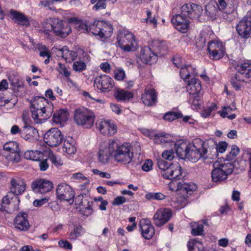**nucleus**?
<instances>
[{"instance_id": "cd10ccee", "label": "nucleus", "mask_w": 251, "mask_h": 251, "mask_svg": "<svg viewBox=\"0 0 251 251\" xmlns=\"http://www.w3.org/2000/svg\"><path fill=\"white\" fill-rule=\"evenodd\" d=\"M11 18L15 20V22L18 25L29 27L30 26V21L27 17L23 13L19 12L14 9H11L9 11Z\"/></svg>"}, {"instance_id": "ea45409f", "label": "nucleus", "mask_w": 251, "mask_h": 251, "mask_svg": "<svg viewBox=\"0 0 251 251\" xmlns=\"http://www.w3.org/2000/svg\"><path fill=\"white\" fill-rule=\"evenodd\" d=\"M209 3L205 6V13L208 17L214 19L216 18L218 10V4L217 3Z\"/></svg>"}, {"instance_id": "412c9836", "label": "nucleus", "mask_w": 251, "mask_h": 251, "mask_svg": "<svg viewBox=\"0 0 251 251\" xmlns=\"http://www.w3.org/2000/svg\"><path fill=\"white\" fill-rule=\"evenodd\" d=\"M172 216V212L169 208H160L158 209L153 216L155 225L157 226H161L167 223Z\"/></svg>"}, {"instance_id": "a18cd8bd", "label": "nucleus", "mask_w": 251, "mask_h": 251, "mask_svg": "<svg viewBox=\"0 0 251 251\" xmlns=\"http://www.w3.org/2000/svg\"><path fill=\"white\" fill-rule=\"evenodd\" d=\"M107 0H90V3L94 4L92 10L97 11L105 9L107 6Z\"/></svg>"}, {"instance_id": "f03ea898", "label": "nucleus", "mask_w": 251, "mask_h": 251, "mask_svg": "<svg viewBox=\"0 0 251 251\" xmlns=\"http://www.w3.org/2000/svg\"><path fill=\"white\" fill-rule=\"evenodd\" d=\"M181 13L176 14L171 22L174 27L182 33H186L189 27L190 21L188 18L198 19L201 15L203 8L200 5L189 2L183 4L180 8Z\"/></svg>"}, {"instance_id": "c03bdc74", "label": "nucleus", "mask_w": 251, "mask_h": 251, "mask_svg": "<svg viewBox=\"0 0 251 251\" xmlns=\"http://www.w3.org/2000/svg\"><path fill=\"white\" fill-rule=\"evenodd\" d=\"M240 151L239 147L235 145L231 146L230 151L226 154L225 162H229V161L234 160L238 155Z\"/></svg>"}, {"instance_id": "4c0bfd02", "label": "nucleus", "mask_w": 251, "mask_h": 251, "mask_svg": "<svg viewBox=\"0 0 251 251\" xmlns=\"http://www.w3.org/2000/svg\"><path fill=\"white\" fill-rule=\"evenodd\" d=\"M24 156L26 159L38 161L44 158V154L38 151H27L24 153Z\"/></svg>"}, {"instance_id": "20e7f679", "label": "nucleus", "mask_w": 251, "mask_h": 251, "mask_svg": "<svg viewBox=\"0 0 251 251\" xmlns=\"http://www.w3.org/2000/svg\"><path fill=\"white\" fill-rule=\"evenodd\" d=\"M53 109V103L44 97L36 96L30 102L31 117L36 124H42L49 119Z\"/></svg>"}, {"instance_id": "39448f33", "label": "nucleus", "mask_w": 251, "mask_h": 251, "mask_svg": "<svg viewBox=\"0 0 251 251\" xmlns=\"http://www.w3.org/2000/svg\"><path fill=\"white\" fill-rule=\"evenodd\" d=\"M43 32L48 38L50 32H53L56 35L61 37H67L71 32V28L66 22L58 18H48L43 23Z\"/></svg>"}, {"instance_id": "a19ab883", "label": "nucleus", "mask_w": 251, "mask_h": 251, "mask_svg": "<svg viewBox=\"0 0 251 251\" xmlns=\"http://www.w3.org/2000/svg\"><path fill=\"white\" fill-rule=\"evenodd\" d=\"M183 114L181 111H170L166 112L163 116L164 120L172 122L175 120L181 118Z\"/></svg>"}, {"instance_id": "603ef678", "label": "nucleus", "mask_w": 251, "mask_h": 251, "mask_svg": "<svg viewBox=\"0 0 251 251\" xmlns=\"http://www.w3.org/2000/svg\"><path fill=\"white\" fill-rule=\"evenodd\" d=\"M72 177L74 179H77L79 180H85V182H84L85 186L88 185L90 183L89 179L81 173L73 174Z\"/></svg>"}, {"instance_id": "6e6d98bb", "label": "nucleus", "mask_w": 251, "mask_h": 251, "mask_svg": "<svg viewBox=\"0 0 251 251\" xmlns=\"http://www.w3.org/2000/svg\"><path fill=\"white\" fill-rule=\"evenodd\" d=\"M227 143L226 142H219L215 149L216 152L220 153H224L226 151L227 147Z\"/></svg>"}, {"instance_id": "052dcab7", "label": "nucleus", "mask_w": 251, "mask_h": 251, "mask_svg": "<svg viewBox=\"0 0 251 251\" xmlns=\"http://www.w3.org/2000/svg\"><path fill=\"white\" fill-rule=\"evenodd\" d=\"M58 245L65 250H71L73 249L72 245L67 240H60L58 242Z\"/></svg>"}, {"instance_id": "bb28decb", "label": "nucleus", "mask_w": 251, "mask_h": 251, "mask_svg": "<svg viewBox=\"0 0 251 251\" xmlns=\"http://www.w3.org/2000/svg\"><path fill=\"white\" fill-rule=\"evenodd\" d=\"M141 100L147 106L155 105L157 102V93L153 88L145 89L142 94Z\"/></svg>"}, {"instance_id": "ddd939ff", "label": "nucleus", "mask_w": 251, "mask_h": 251, "mask_svg": "<svg viewBox=\"0 0 251 251\" xmlns=\"http://www.w3.org/2000/svg\"><path fill=\"white\" fill-rule=\"evenodd\" d=\"M187 89L191 97L189 100L195 105L199 104V101L203 95L201 82L199 79L193 78L191 80L186 81Z\"/></svg>"}, {"instance_id": "423d86ee", "label": "nucleus", "mask_w": 251, "mask_h": 251, "mask_svg": "<svg viewBox=\"0 0 251 251\" xmlns=\"http://www.w3.org/2000/svg\"><path fill=\"white\" fill-rule=\"evenodd\" d=\"M235 69L237 73L231 74L229 81L232 87L236 91H240L243 86L245 78L251 82V63L248 61L238 64Z\"/></svg>"}, {"instance_id": "c756f323", "label": "nucleus", "mask_w": 251, "mask_h": 251, "mask_svg": "<svg viewBox=\"0 0 251 251\" xmlns=\"http://www.w3.org/2000/svg\"><path fill=\"white\" fill-rule=\"evenodd\" d=\"M69 114L66 109H60L55 111L52 116V122L63 126L68 119Z\"/></svg>"}, {"instance_id": "a878e982", "label": "nucleus", "mask_w": 251, "mask_h": 251, "mask_svg": "<svg viewBox=\"0 0 251 251\" xmlns=\"http://www.w3.org/2000/svg\"><path fill=\"white\" fill-rule=\"evenodd\" d=\"M26 184L24 180L21 177H13L10 181V193L18 196L25 190Z\"/></svg>"}, {"instance_id": "e2e57ef3", "label": "nucleus", "mask_w": 251, "mask_h": 251, "mask_svg": "<svg viewBox=\"0 0 251 251\" xmlns=\"http://www.w3.org/2000/svg\"><path fill=\"white\" fill-rule=\"evenodd\" d=\"M152 161L151 159H147L142 165V169L143 171L148 172L152 168Z\"/></svg>"}, {"instance_id": "6ab92c4d", "label": "nucleus", "mask_w": 251, "mask_h": 251, "mask_svg": "<svg viewBox=\"0 0 251 251\" xmlns=\"http://www.w3.org/2000/svg\"><path fill=\"white\" fill-rule=\"evenodd\" d=\"M239 35L244 39H248L251 34V16L245 17L236 26Z\"/></svg>"}, {"instance_id": "5fc2aeb1", "label": "nucleus", "mask_w": 251, "mask_h": 251, "mask_svg": "<svg viewBox=\"0 0 251 251\" xmlns=\"http://www.w3.org/2000/svg\"><path fill=\"white\" fill-rule=\"evenodd\" d=\"M38 50L40 51L39 55L40 56L43 57H47V58H51V53L46 46H42L41 48H39Z\"/></svg>"}, {"instance_id": "8fccbe9b", "label": "nucleus", "mask_w": 251, "mask_h": 251, "mask_svg": "<svg viewBox=\"0 0 251 251\" xmlns=\"http://www.w3.org/2000/svg\"><path fill=\"white\" fill-rule=\"evenodd\" d=\"M69 22H76L77 25V27L79 29H84L87 32H89V25L86 23H83L82 22H80L76 18H71L69 19Z\"/></svg>"}, {"instance_id": "aec40b11", "label": "nucleus", "mask_w": 251, "mask_h": 251, "mask_svg": "<svg viewBox=\"0 0 251 251\" xmlns=\"http://www.w3.org/2000/svg\"><path fill=\"white\" fill-rule=\"evenodd\" d=\"M31 187L32 190L36 193L45 194L52 190L53 184L48 180L37 179L31 183Z\"/></svg>"}, {"instance_id": "69168bd1", "label": "nucleus", "mask_w": 251, "mask_h": 251, "mask_svg": "<svg viewBox=\"0 0 251 251\" xmlns=\"http://www.w3.org/2000/svg\"><path fill=\"white\" fill-rule=\"evenodd\" d=\"M39 163V166L40 167V169L41 171H45L48 169L49 168V164L48 163L47 158L41 159Z\"/></svg>"}, {"instance_id": "58836bf2", "label": "nucleus", "mask_w": 251, "mask_h": 251, "mask_svg": "<svg viewBox=\"0 0 251 251\" xmlns=\"http://www.w3.org/2000/svg\"><path fill=\"white\" fill-rule=\"evenodd\" d=\"M153 140L155 143L158 144L171 143L172 141V137L170 134L166 133L155 134Z\"/></svg>"}, {"instance_id": "680f3d73", "label": "nucleus", "mask_w": 251, "mask_h": 251, "mask_svg": "<svg viewBox=\"0 0 251 251\" xmlns=\"http://www.w3.org/2000/svg\"><path fill=\"white\" fill-rule=\"evenodd\" d=\"M126 201V199L123 196H118L116 197L112 201V205L118 206L125 203Z\"/></svg>"}, {"instance_id": "f8f14e48", "label": "nucleus", "mask_w": 251, "mask_h": 251, "mask_svg": "<svg viewBox=\"0 0 251 251\" xmlns=\"http://www.w3.org/2000/svg\"><path fill=\"white\" fill-rule=\"evenodd\" d=\"M213 167L214 168L211 172V177L212 180L215 182L224 181L234 170L233 164L231 162H215Z\"/></svg>"}, {"instance_id": "bf43d9fd", "label": "nucleus", "mask_w": 251, "mask_h": 251, "mask_svg": "<svg viewBox=\"0 0 251 251\" xmlns=\"http://www.w3.org/2000/svg\"><path fill=\"white\" fill-rule=\"evenodd\" d=\"M182 57L178 54H175L172 58V61L175 66L180 69L182 67Z\"/></svg>"}, {"instance_id": "f3484780", "label": "nucleus", "mask_w": 251, "mask_h": 251, "mask_svg": "<svg viewBox=\"0 0 251 251\" xmlns=\"http://www.w3.org/2000/svg\"><path fill=\"white\" fill-rule=\"evenodd\" d=\"M64 139V136L57 128H51L44 135V142L50 147L59 145Z\"/></svg>"}, {"instance_id": "f257e3e1", "label": "nucleus", "mask_w": 251, "mask_h": 251, "mask_svg": "<svg viewBox=\"0 0 251 251\" xmlns=\"http://www.w3.org/2000/svg\"><path fill=\"white\" fill-rule=\"evenodd\" d=\"M108 147L102 145L100 146L98 153L99 161L103 164L106 163L109 156L115 161L124 165L130 163L133 158L134 153L131 144L128 142L121 143L118 139H110Z\"/></svg>"}, {"instance_id": "4d7b16f0", "label": "nucleus", "mask_w": 251, "mask_h": 251, "mask_svg": "<svg viewBox=\"0 0 251 251\" xmlns=\"http://www.w3.org/2000/svg\"><path fill=\"white\" fill-rule=\"evenodd\" d=\"M174 154V150L172 149L166 150L162 152V156L164 159L171 161L173 159Z\"/></svg>"}, {"instance_id": "774afa93", "label": "nucleus", "mask_w": 251, "mask_h": 251, "mask_svg": "<svg viewBox=\"0 0 251 251\" xmlns=\"http://www.w3.org/2000/svg\"><path fill=\"white\" fill-rule=\"evenodd\" d=\"M22 128H20L17 125H13L10 129V133L12 135H16L19 134L22 137Z\"/></svg>"}, {"instance_id": "9d476101", "label": "nucleus", "mask_w": 251, "mask_h": 251, "mask_svg": "<svg viewBox=\"0 0 251 251\" xmlns=\"http://www.w3.org/2000/svg\"><path fill=\"white\" fill-rule=\"evenodd\" d=\"M89 32L100 39L110 37L113 33V26L110 23L103 20H95L89 25Z\"/></svg>"}, {"instance_id": "f704fd0d", "label": "nucleus", "mask_w": 251, "mask_h": 251, "mask_svg": "<svg viewBox=\"0 0 251 251\" xmlns=\"http://www.w3.org/2000/svg\"><path fill=\"white\" fill-rule=\"evenodd\" d=\"M85 232V229L80 224L74 225L73 229L69 233V239L71 241H75Z\"/></svg>"}, {"instance_id": "c9c22d12", "label": "nucleus", "mask_w": 251, "mask_h": 251, "mask_svg": "<svg viewBox=\"0 0 251 251\" xmlns=\"http://www.w3.org/2000/svg\"><path fill=\"white\" fill-rule=\"evenodd\" d=\"M62 150L67 154H75L76 151V147L74 146V140L72 137L65 139Z\"/></svg>"}, {"instance_id": "1a4fd4ad", "label": "nucleus", "mask_w": 251, "mask_h": 251, "mask_svg": "<svg viewBox=\"0 0 251 251\" xmlns=\"http://www.w3.org/2000/svg\"><path fill=\"white\" fill-rule=\"evenodd\" d=\"M207 150L204 147V142L200 138L195 139L188 144V148L184 158L193 162H197L201 157H205Z\"/></svg>"}, {"instance_id": "13d9d810", "label": "nucleus", "mask_w": 251, "mask_h": 251, "mask_svg": "<svg viewBox=\"0 0 251 251\" xmlns=\"http://www.w3.org/2000/svg\"><path fill=\"white\" fill-rule=\"evenodd\" d=\"M126 77V73L124 70L118 69L114 72V78L117 80H123Z\"/></svg>"}, {"instance_id": "5701e85b", "label": "nucleus", "mask_w": 251, "mask_h": 251, "mask_svg": "<svg viewBox=\"0 0 251 251\" xmlns=\"http://www.w3.org/2000/svg\"><path fill=\"white\" fill-rule=\"evenodd\" d=\"M140 231L143 238L151 239L155 234V229L151 221L148 219H142L139 224Z\"/></svg>"}, {"instance_id": "72a5a7b5", "label": "nucleus", "mask_w": 251, "mask_h": 251, "mask_svg": "<svg viewBox=\"0 0 251 251\" xmlns=\"http://www.w3.org/2000/svg\"><path fill=\"white\" fill-rule=\"evenodd\" d=\"M133 96L132 92L123 89H118L114 93V97L118 101H128Z\"/></svg>"}, {"instance_id": "e433bc0d", "label": "nucleus", "mask_w": 251, "mask_h": 251, "mask_svg": "<svg viewBox=\"0 0 251 251\" xmlns=\"http://www.w3.org/2000/svg\"><path fill=\"white\" fill-rule=\"evenodd\" d=\"M60 50L61 52L62 58L68 62L75 60L77 55L75 51L70 50L67 46L63 47Z\"/></svg>"}, {"instance_id": "09e8293b", "label": "nucleus", "mask_w": 251, "mask_h": 251, "mask_svg": "<svg viewBox=\"0 0 251 251\" xmlns=\"http://www.w3.org/2000/svg\"><path fill=\"white\" fill-rule=\"evenodd\" d=\"M73 68L75 72H81L86 69V65L83 61H77L74 62Z\"/></svg>"}, {"instance_id": "9b49d317", "label": "nucleus", "mask_w": 251, "mask_h": 251, "mask_svg": "<svg viewBox=\"0 0 251 251\" xmlns=\"http://www.w3.org/2000/svg\"><path fill=\"white\" fill-rule=\"evenodd\" d=\"M75 123L83 128H90L94 125L95 116L91 110L84 108H79L75 110L74 116Z\"/></svg>"}, {"instance_id": "49530a36", "label": "nucleus", "mask_w": 251, "mask_h": 251, "mask_svg": "<svg viewBox=\"0 0 251 251\" xmlns=\"http://www.w3.org/2000/svg\"><path fill=\"white\" fill-rule=\"evenodd\" d=\"M48 158L51 161V163L56 167H59L62 166L63 164L61 158L60 157L56 156L52 152L49 153Z\"/></svg>"}, {"instance_id": "0eeeda50", "label": "nucleus", "mask_w": 251, "mask_h": 251, "mask_svg": "<svg viewBox=\"0 0 251 251\" xmlns=\"http://www.w3.org/2000/svg\"><path fill=\"white\" fill-rule=\"evenodd\" d=\"M157 165L162 171L161 176L165 179H180L182 177V169L178 162L170 163L163 159H159Z\"/></svg>"}, {"instance_id": "393cba45", "label": "nucleus", "mask_w": 251, "mask_h": 251, "mask_svg": "<svg viewBox=\"0 0 251 251\" xmlns=\"http://www.w3.org/2000/svg\"><path fill=\"white\" fill-rule=\"evenodd\" d=\"M28 214L25 212H19L14 220V225L16 228L21 231H26L30 227L27 220Z\"/></svg>"}, {"instance_id": "79ce46f5", "label": "nucleus", "mask_w": 251, "mask_h": 251, "mask_svg": "<svg viewBox=\"0 0 251 251\" xmlns=\"http://www.w3.org/2000/svg\"><path fill=\"white\" fill-rule=\"evenodd\" d=\"M145 197L148 201H162L167 198V196L161 192H148Z\"/></svg>"}, {"instance_id": "2eb2a0df", "label": "nucleus", "mask_w": 251, "mask_h": 251, "mask_svg": "<svg viewBox=\"0 0 251 251\" xmlns=\"http://www.w3.org/2000/svg\"><path fill=\"white\" fill-rule=\"evenodd\" d=\"M56 198L61 201H66L70 204L74 202L75 193L69 185L62 183L58 185L56 190Z\"/></svg>"}, {"instance_id": "4be33fe9", "label": "nucleus", "mask_w": 251, "mask_h": 251, "mask_svg": "<svg viewBox=\"0 0 251 251\" xmlns=\"http://www.w3.org/2000/svg\"><path fill=\"white\" fill-rule=\"evenodd\" d=\"M158 55L149 46L142 47L140 52V58L142 63L146 64L151 65L156 62Z\"/></svg>"}, {"instance_id": "338daca9", "label": "nucleus", "mask_w": 251, "mask_h": 251, "mask_svg": "<svg viewBox=\"0 0 251 251\" xmlns=\"http://www.w3.org/2000/svg\"><path fill=\"white\" fill-rule=\"evenodd\" d=\"M218 113L223 118H228L230 120L234 119L236 117V115L235 114H232L230 115H228L227 111H219Z\"/></svg>"}, {"instance_id": "b1692460", "label": "nucleus", "mask_w": 251, "mask_h": 251, "mask_svg": "<svg viewBox=\"0 0 251 251\" xmlns=\"http://www.w3.org/2000/svg\"><path fill=\"white\" fill-rule=\"evenodd\" d=\"M97 127L101 134L107 136L114 135L117 131L116 125L108 120H102L97 123Z\"/></svg>"}, {"instance_id": "7c9ffc66", "label": "nucleus", "mask_w": 251, "mask_h": 251, "mask_svg": "<svg viewBox=\"0 0 251 251\" xmlns=\"http://www.w3.org/2000/svg\"><path fill=\"white\" fill-rule=\"evenodd\" d=\"M21 132L22 137L26 140H31L33 138H36L38 134L37 130L31 126H24Z\"/></svg>"}, {"instance_id": "4468645a", "label": "nucleus", "mask_w": 251, "mask_h": 251, "mask_svg": "<svg viewBox=\"0 0 251 251\" xmlns=\"http://www.w3.org/2000/svg\"><path fill=\"white\" fill-rule=\"evenodd\" d=\"M209 58L217 60L223 58L226 53V48L219 39L212 40L207 44Z\"/></svg>"}, {"instance_id": "7ed1b4c3", "label": "nucleus", "mask_w": 251, "mask_h": 251, "mask_svg": "<svg viewBox=\"0 0 251 251\" xmlns=\"http://www.w3.org/2000/svg\"><path fill=\"white\" fill-rule=\"evenodd\" d=\"M183 177L182 176L180 179H170L171 181L168 184L170 190L177 192V195L173 196L171 201V205L176 209H181L187 205L189 197L197 188L194 183H181L177 181L181 179Z\"/></svg>"}, {"instance_id": "473e14b6", "label": "nucleus", "mask_w": 251, "mask_h": 251, "mask_svg": "<svg viewBox=\"0 0 251 251\" xmlns=\"http://www.w3.org/2000/svg\"><path fill=\"white\" fill-rule=\"evenodd\" d=\"M175 148L177 155L181 158H184L188 148V144L183 140H178L175 144Z\"/></svg>"}, {"instance_id": "37998d69", "label": "nucleus", "mask_w": 251, "mask_h": 251, "mask_svg": "<svg viewBox=\"0 0 251 251\" xmlns=\"http://www.w3.org/2000/svg\"><path fill=\"white\" fill-rule=\"evenodd\" d=\"M218 108L217 105L215 102H212L210 105L203 108L201 115L202 117L206 118L209 117L213 111L217 110Z\"/></svg>"}, {"instance_id": "0e129e2a", "label": "nucleus", "mask_w": 251, "mask_h": 251, "mask_svg": "<svg viewBox=\"0 0 251 251\" xmlns=\"http://www.w3.org/2000/svg\"><path fill=\"white\" fill-rule=\"evenodd\" d=\"M49 201V197H44L41 199H36L34 201L33 204L36 207H40Z\"/></svg>"}, {"instance_id": "c85d7f7f", "label": "nucleus", "mask_w": 251, "mask_h": 251, "mask_svg": "<svg viewBox=\"0 0 251 251\" xmlns=\"http://www.w3.org/2000/svg\"><path fill=\"white\" fill-rule=\"evenodd\" d=\"M197 75L196 69L192 65H186L184 67H181L180 69V75L181 78L184 79L185 81L191 80L193 78H195Z\"/></svg>"}, {"instance_id": "864d4df0", "label": "nucleus", "mask_w": 251, "mask_h": 251, "mask_svg": "<svg viewBox=\"0 0 251 251\" xmlns=\"http://www.w3.org/2000/svg\"><path fill=\"white\" fill-rule=\"evenodd\" d=\"M197 244L202 246L201 242H198L197 243H190L189 242L187 244V247L189 251H202L203 248L201 249V247H199Z\"/></svg>"}, {"instance_id": "3c124183", "label": "nucleus", "mask_w": 251, "mask_h": 251, "mask_svg": "<svg viewBox=\"0 0 251 251\" xmlns=\"http://www.w3.org/2000/svg\"><path fill=\"white\" fill-rule=\"evenodd\" d=\"M58 65L59 67L57 68V70L58 73L66 77H69L71 75V73L70 72L68 71V69L65 65L61 63H59Z\"/></svg>"}, {"instance_id": "6e6552de", "label": "nucleus", "mask_w": 251, "mask_h": 251, "mask_svg": "<svg viewBox=\"0 0 251 251\" xmlns=\"http://www.w3.org/2000/svg\"><path fill=\"white\" fill-rule=\"evenodd\" d=\"M116 40V45L124 51H133L136 50L137 43L135 40V36L128 30L119 31Z\"/></svg>"}, {"instance_id": "a211bd4d", "label": "nucleus", "mask_w": 251, "mask_h": 251, "mask_svg": "<svg viewBox=\"0 0 251 251\" xmlns=\"http://www.w3.org/2000/svg\"><path fill=\"white\" fill-rule=\"evenodd\" d=\"M94 86L99 92H109L114 86V82L106 75H98L94 79Z\"/></svg>"}, {"instance_id": "de8ad7c7", "label": "nucleus", "mask_w": 251, "mask_h": 251, "mask_svg": "<svg viewBox=\"0 0 251 251\" xmlns=\"http://www.w3.org/2000/svg\"><path fill=\"white\" fill-rule=\"evenodd\" d=\"M203 232V226L202 224H200L199 222L196 223L192 229V234L194 236L201 235Z\"/></svg>"}, {"instance_id": "dca6fc26", "label": "nucleus", "mask_w": 251, "mask_h": 251, "mask_svg": "<svg viewBox=\"0 0 251 251\" xmlns=\"http://www.w3.org/2000/svg\"><path fill=\"white\" fill-rule=\"evenodd\" d=\"M3 149L7 151L5 158L9 162L18 163L21 160L20 150L19 144L16 141H9L5 143Z\"/></svg>"}, {"instance_id": "2f4dec72", "label": "nucleus", "mask_w": 251, "mask_h": 251, "mask_svg": "<svg viewBox=\"0 0 251 251\" xmlns=\"http://www.w3.org/2000/svg\"><path fill=\"white\" fill-rule=\"evenodd\" d=\"M152 47L153 51L156 54H159L160 55H163L167 52L168 47L166 42L165 41L154 40L152 42Z\"/></svg>"}]
</instances>
